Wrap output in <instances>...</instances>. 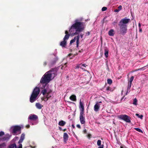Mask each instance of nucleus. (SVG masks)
Masks as SVG:
<instances>
[{
	"instance_id": "obj_1",
	"label": "nucleus",
	"mask_w": 148,
	"mask_h": 148,
	"mask_svg": "<svg viewBox=\"0 0 148 148\" xmlns=\"http://www.w3.org/2000/svg\"><path fill=\"white\" fill-rule=\"evenodd\" d=\"M55 70V69H52L46 72L42 76L40 81L41 83L45 84V85L43 86V90L42 91V93L43 95L47 94L45 97L42 99L45 101H47L51 96L50 95V94L52 92V90L48 87L46 88L45 87L46 85L51 80V78L52 77L53 78L56 76Z\"/></svg>"
},
{
	"instance_id": "obj_2",
	"label": "nucleus",
	"mask_w": 148,
	"mask_h": 148,
	"mask_svg": "<svg viewBox=\"0 0 148 148\" xmlns=\"http://www.w3.org/2000/svg\"><path fill=\"white\" fill-rule=\"evenodd\" d=\"M75 23L71 27L69 32L73 36L78 35L79 32H82L84 29L83 22H79L78 19L75 20Z\"/></svg>"
},
{
	"instance_id": "obj_3",
	"label": "nucleus",
	"mask_w": 148,
	"mask_h": 148,
	"mask_svg": "<svg viewBox=\"0 0 148 148\" xmlns=\"http://www.w3.org/2000/svg\"><path fill=\"white\" fill-rule=\"evenodd\" d=\"M130 21L129 18L126 17L122 19L120 21L118 25L119 27L120 34L123 35H125L127 32V26L126 24Z\"/></svg>"
},
{
	"instance_id": "obj_4",
	"label": "nucleus",
	"mask_w": 148,
	"mask_h": 148,
	"mask_svg": "<svg viewBox=\"0 0 148 148\" xmlns=\"http://www.w3.org/2000/svg\"><path fill=\"white\" fill-rule=\"evenodd\" d=\"M40 92V89L38 87H36L34 88L30 97V102L33 103L36 101V98Z\"/></svg>"
},
{
	"instance_id": "obj_5",
	"label": "nucleus",
	"mask_w": 148,
	"mask_h": 148,
	"mask_svg": "<svg viewBox=\"0 0 148 148\" xmlns=\"http://www.w3.org/2000/svg\"><path fill=\"white\" fill-rule=\"evenodd\" d=\"M65 33L66 35L63 38V40L61 41L60 43V46L62 47H65L67 45V40L68 39L70 36L67 30L65 31Z\"/></svg>"
},
{
	"instance_id": "obj_6",
	"label": "nucleus",
	"mask_w": 148,
	"mask_h": 148,
	"mask_svg": "<svg viewBox=\"0 0 148 148\" xmlns=\"http://www.w3.org/2000/svg\"><path fill=\"white\" fill-rule=\"evenodd\" d=\"M119 119L123 120L126 122L130 123V117L126 114H121L119 115Z\"/></svg>"
},
{
	"instance_id": "obj_7",
	"label": "nucleus",
	"mask_w": 148,
	"mask_h": 148,
	"mask_svg": "<svg viewBox=\"0 0 148 148\" xmlns=\"http://www.w3.org/2000/svg\"><path fill=\"white\" fill-rule=\"evenodd\" d=\"M79 35L75 36L73 39L71 40L70 42V44H71L72 43L75 42L76 40V47H78L79 46Z\"/></svg>"
},
{
	"instance_id": "obj_8",
	"label": "nucleus",
	"mask_w": 148,
	"mask_h": 148,
	"mask_svg": "<svg viewBox=\"0 0 148 148\" xmlns=\"http://www.w3.org/2000/svg\"><path fill=\"white\" fill-rule=\"evenodd\" d=\"M84 113L80 112L79 119L82 124H84L85 123V117L84 116Z\"/></svg>"
},
{
	"instance_id": "obj_9",
	"label": "nucleus",
	"mask_w": 148,
	"mask_h": 148,
	"mask_svg": "<svg viewBox=\"0 0 148 148\" xmlns=\"http://www.w3.org/2000/svg\"><path fill=\"white\" fill-rule=\"evenodd\" d=\"M21 127L20 126L18 125L15 126L13 127V132L14 134H16L17 132L20 131V133H21Z\"/></svg>"
},
{
	"instance_id": "obj_10",
	"label": "nucleus",
	"mask_w": 148,
	"mask_h": 148,
	"mask_svg": "<svg viewBox=\"0 0 148 148\" xmlns=\"http://www.w3.org/2000/svg\"><path fill=\"white\" fill-rule=\"evenodd\" d=\"M38 118L37 116L35 115H31L28 117V119L31 120L35 121L38 119Z\"/></svg>"
},
{
	"instance_id": "obj_11",
	"label": "nucleus",
	"mask_w": 148,
	"mask_h": 148,
	"mask_svg": "<svg viewBox=\"0 0 148 148\" xmlns=\"http://www.w3.org/2000/svg\"><path fill=\"white\" fill-rule=\"evenodd\" d=\"M100 108V105L98 104V102L95 105L94 107V110L95 112H97L99 110Z\"/></svg>"
},
{
	"instance_id": "obj_12",
	"label": "nucleus",
	"mask_w": 148,
	"mask_h": 148,
	"mask_svg": "<svg viewBox=\"0 0 148 148\" xmlns=\"http://www.w3.org/2000/svg\"><path fill=\"white\" fill-rule=\"evenodd\" d=\"M58 60V58L57 57L54 58L53 60L49 64V66H51L55 64L56 61Z\"/></svg>"
},
{
	"instance_id": "obj_13",
	"label": "nucleus",
	"mask_w": 148,
	"mask_h": 148,
	"mask_svg": "<svg viewBox=\"0 0 148 148\" xmlns=\"http://www.w3.org/2000/svg\"><path fill=\"white\" fill-rule=\"evenodd\" d=\"M80 104V108H81V109L80 110V112L84 113V106L82 102L81 101V100H80L79 102Z\"/></svg>"
},
{
	"instance_id": "obj_14",
	"label": "nucleus",
	"mask_w": 148,
	"mask_h": 148,
	"mask_svg": "<svg viewBox=\"0 0 148 148\" xmlns=\"http://www.w3.org/2000/svg\"><path fill=\"white\" fill-rule=\"evenodd\" d=\"M68 138L69 136L68 134L66 133H64L63 135V138L64 141V142H66L68 140Z\"/></svg>"
},
{
	"instance_id": "obj_15",
	"label": "nucleus",
	"mask_w": 148,
	"mask_h": 148,
	"mask_svg": "<svg viewBox=\"0 0 148 148\" xmlns=\"http://www.w3.org/2000/svg\"><path fill=\"white\" fill-rule=\"evenodd\" d=\"M104 55L106 58L108 57V55L109 50L108 48L105 47L104 48Z\"/></svg>"
},
{
	"instance_id": "obj_16",
	"label": "nucleus",
	"mask_w": 148,
	"mask_h": 148,
	"mask_svg": "<svg viewBox=\"0 0 148 148\" xmlns=\"http://www.w3.org/2000/svg\"><path fill=\"white\" fill-rule=\"evenodd\" d=\"M72 101H75L76 100V96L75 95H71L69 98Z\"/></svg>"
},
{
	"instance_id": "obj_17",
	"label": "nucleus",
	"mask_w": 148,
	"mask_h": 148,
	"mask_svg": "<svg viewBox=\"0 0 148 148\" xmlns=\"http://www.w3.org/2000/svg\"><path fill=\"white\" fill-rule=\"evenodd\" d=\"M36 108L39 109H41L43 106L39 103H37L36 104Z\"/></svg>"
},
{
	"instance_id": "obj_18",
	"label": "nucleus",
	"mask_w": 148,
	"mask_h": 148,
	"mask_svg": "<svg viewBox=\"0 0 148 148\" xmlns=\"http://www.w3.org/2000/svg\"><path fill=\"white\" fill-rule=\"evenodd\" d=\"M114 30L113 29H110L108 32V34L111 36H113L114 35Z\"/></svg>"
},
{
	"instance_id": "obj_19",
	"label": "nucleus",
	"mask_w": 148,
	"mask_h": 148,
	"mask_svg": "<svg viewBox=\"0 0 148 148\" xmlns=\"http://www.w3.org/2000/svg\"><path fill=\"white\" fill-rule=\"evenodd\" d=\"M25 135L24 134H22L20 137V139L19 141V143H21L23 142L25 138Z\"/></svg>"
},
{
	"instance_id": "obj_20",
	"label": "nucleus",
	"mask_w": 148,
	"mask_h": 148,
	"mask_svg": "<svg viewBox=\"0 0 148 148\" xmlns=\"http://www.w3.org/2000/svg\"><path fill=\"white\" fill-rule=\"evenodd\" d=\"M66 122L63 120H61L59 122L58 125L60 126H64L66 124Z\"/></svg>"
},
{
	"instance_id": "obj_21",
	"label": "nucleus",
	"mask_w": 148,
	"mask_h": 148,
	"mask_svg": "<svg viewBox=\"0 0 148 148\" xmlns=\"http://www.w3.org/2000/svg\"><path fill=\"white\" fill-rule=\"evenodd\" d=\"M8 148H16V145L15 143L10 144Z\"/></svg>"
},
{
	"instance_id": "obj_22",
	"label": "nucleus",
	"mask_w": 148,
	"mask_h": 148,
	"mask_svg": "<svg viewBox=\"0 0 148 148\" xmlns=\"http://www.w3.org/2000/svg\"><path fill=\"white\" fill-rule=\"evenodd\" d=\"M10 136H9L8 137L5 136L3 137V138L1 139V140L3 141H8L9 139L10 138Z\"/></svg>"
},
{
	"instance_id": "obj_23",
	"label": "nucleus",
	"mask_w": 148,
	"mask_h": 148,
	"mask_svg": "<svg viewBox=\"0 0 148 148\" xmlns=\"http://www.w3.org/2000/svg\"><path fill=\"white\" fill-rule=\"evenodd\" d=\"M132 84L128 83V85L127 88V93L129 92H129L130 91V90Z\"/></svg>"
},
{
	"instance_id": "obj_24",
	"label": "nucleus",
	"mask_w": 148,
	"mask_h": 148,
	"mask_svg": "<svg viewBox=\"0 0 148 148\" xmlns=\"http://www.w3.org/2000/svg\"><path fill=\"white\" fill-rule=\"evenodd\" d=\"M135 115L137 116L138 118H140L141 119H142L143 117V115L141 114L140 115L138 113H136Z\"/></svg>"
},
{
	"instance_id": "obj_25",
	"label": "nucleus",
	"mask_w": 148,
	"mask_h": 148,
	"mask_svg": "<svg viewBox=\"0 0 148 148\" xmlns=\"http://www.w3.org/2000/svg\"><path fill=\"white\" fill-rule=\"evenodd\" d=\"M137 100L136 98H135L133 100V104L134 105H137Z\"/></svg>"
},
{
	"instance_id": "obj_26",
	"label": "nucleus",
	"mask_w": 148,
	"mask_h": 148,
	"mask_svg": "<svg viewBox=\"0 0 148 148\" xmlns=\"http://www.w3.org/2000/svg\"><path fill=\"white\" fill-rule=\"evenodd\" d=\"M134 76H132L130 79V81L128 82V83L132 84V81H133L134 79Z\"/></svg>"
},
{
	"instance_id": "obj_27",
	"label": "nucleus",
	"mask_w": 148,
	"mask_h": 148,
	"mask_svg": "<svg viewBox=\"0 0 148 148\" xmlns=\"http://www.w3.org/2000/svg\"><path fill=\"white\" fill-rule=\"evenodd\" d=\"M112 81L111 79H107V83L108 84H111L112 83Z\"/></svg>"
},
{
	"instance_id": "obj_28",
	"label": "nucleus",
	"mask_w": 148,
	"mask_h": 148,
	"mask_svg": "<svg viewBox=\"0 0 148 148\" xmlns=\"http://www.w3.org/2000/svg\"><path fill=\"white\" fill-rule=\"evenodd\" d=\"M134 129L136 130V131H138V132H141V133H143V131L140 129H139V128H134Z\"/></svg>"
},
{
	"instance_id": "obj_29",
	"label": "nucleus",
	"mask_w": 148,
	"mask_h": 148,
	"mask_svg": "<svg viewBox=\"0 0 148 148\" xmlns=\"http://www.w3.org/2000/svg\"><path fill=\"white\" fill-rule=\"evenodd\" d=\"M101 141L100 140H97V144L98 146H101Z\"/></svg>"
},
{
	"instance_id": "obj_30",
	"label": "nucleus",
	"mask_w": 148,
	"mask_h": 148,
	"mask_svg": "<svg viewBox=\"0 0 148 148\" xmlns=\"http://www.w3.org/2000/svg\"><path fill=\"white\" fill-rule=\"evenodd\" d=\"M6 146V143H3L0 144V148H2V147H5Z\"/></svg>"
},
{
	"instance_id": "obj_31",
	"label": "nucleus",
	"mask_w": 148,
	"mask_h": 148,
	"mask_svg": "<svg viewBox=\"0 0 148 148\" xmlns=\"http://www.w3.org/2000/svg\"><path fill=\"white\" fill-rule=\"evenodd\" d=\"M107 7H104L102 8L101 10L102 11H105L107 10Z\"/></svg>"
},
{
	"instance_id": "obj_32",
	"label": "nucleus",
	"mask_w": 148,
	"mask_h": 148,
	"mask_svg": "<svg viewBox=\"0 0 148 148\" xmlns=\"http://www.w3.org/2000/svg\"><path fill=\"white\" fill-rule=\"evenodd\" d=\"M66 63L64 65H63L61 69H64L66 67Z\"/></svg>"
},
{
	"instance_id": "obj_33",
	"label": "nucleus",
	"mask_w": 148,
	"mask_h": 148,
	"mask_svg": "<svg viewBox=\"0 0 148 148\" xmlns=\"http://www.w3.org/2000/svg\"><path fill=\"white\" fill-rule=\"evenodd\" d=\"M4 134V133L2 131H1L0 132V136H1Z\"/></svg>"
},
{
	"instance_id": "obj_34",
	"label": "nucleus",
	"mask_w": 148,
	"mask_h": 148,
	"mask_svg": "<svg viewBox=\"0 0 148 148\" xmlns=\"http://www.w3.org/2000/svg\"><path fill=\"white\" fill-rule=\"evenodd\" d=\"M91 134H88L87 136L88 138L89 139H90L91 138Z\"/></svg>"
},
{
	"instance_id": "obj_35",
	"label": "nucleus",
	"mask_w": 148,
	"mask_h": 148,
	"mask_svg": "<svg viewBox=\"0 0 148 148\" xmlns=\"http://www.w3.org/2000/svg\"><path fill=\"white\" fill-rule=\"evenodd\" d=\"M118 8L119 9H118L120 11V10H121L122 9V6L121 5H119L118 7Z\"/></svg>"
},
{
	"instance_id": "obj_36",
	"label": "nucleus",
	"mask_w": 148,
	"mask_h": 148,
	"mask_svg": "<svg viewBox=\"0 0 148 148\" xmlns=\"http://www.w3.org/2000/svg\"><path fill=\"white\" fill-rule=\"evenodd\" d=\"M47 64V62L46 61L45 62H44L43 65L44 66H45Z\"/></svg>"
},
{
	"instance_id": "obj_37",
	"label": "nucleus",
	"mask_w": 148,
	"mask_h": 148,
	"mask_svg": "<svg viewBox=\"0 0 148 148\" xmlns=\"http://www.w3.org/2000/svg\"><path fill=\"white\" fill-rule=\"evenodd\" d=\"M120 11L119 10V9H115L114 10V12H118Z\"/></svg>"
},
{
	"instance_id": "obj_38",
	"label": "nucleus",
	"mask_w": 148,
	"mask_h": 148,
	"mask_svg": "<svg viewBox=\"0 0 148 148\" xmlns=\"http://www.w3.org/2000/svg\"><path fill=\"white\" fill-rule=\"evenodd\" d=\"M82 66L85 67H86V66H87V65L86 64H81Z\"/></svg>"
},
{
	"instance_id": "obj_39",
	"label": "nucleus",
	"mask_w": 148,
	"mask_h": 148,
	"mask_svg": "<svg viewBox=\"0 0 148 148\" xmlns=\"http://www.w3.org/2000/svg\"><path fill=\"white\" fill-rule=\"evenodd\" d=\"M76 126L79 129H80L81 128L80 125L79 124L77 125Z\"/></svg>"
},
{
	"instance_id": "obj_40",
	"label": "nucleus",
	"mask_w": 148,
	"mask_h": 148,
	"mask_svg": "<svg viewBox=\"0 0 148 148\" xmlns=\"http://www.w3.org/2000/svg\"><path fill=\"white\" fill-rule=\"evenodd\" d=\"M98 148H103V145H102L99 147Z\"/></svg>"
},
{
	"instance_id": "obj_41",
	"label": "nucleus",
	"mask_w": 148,
	"mask_h": 148,
	"mask_svg": "<svg viewBox=\"0 0 148 148\" xmlns=\"http://www.w3.org/2000/svg\"><path fill=\"white\" fill-rule=\"evenodd\" d=\"M22 146L21 144H20L19 145V146L18 148H22Z\"/></svg>"
},
{
	"instance_id": "obj_42",
	"label": "nucleus",
	"mask_w": 148,
	"mask_h": 148,
	"mask_svg": "<svg viewBox=\"0 0 148 148\" xmlns=\"http://www.w3.org/2000/svg\"><path fill=\"white\" fill-rule=\"evenodd\" d=\"M117 23V21H114L112 23V24H113L114 25H115Z\"/></svg>"
},
{
	"instance_id": "obj_43",
	"label": "nucleus",
	"mask_w": 148,
	"mask_h": 148,
	"mask_svg": "<svg viewBox=\"0 0 148 148\" xmlns=\"http://www.w3.org/2000/svg\"><path fill=\"white\" fill-rule=\"evenodd\" d=\"M110 88L109 87H108L106 88V90H110Z\"/></svg>"
},
{
	"instance_id": "obj_44",
	"label": "nucleus",
	"mask_w": 148,
	"mask_h": 148,
	"mask_svg": "<svg viewBox=\"0 0 148 148\" xmlns=\"http://www.w3.org/2000/svg\"><path fill=\"white\" fill-rule=\"evenodd\" d=\"M83 35H84V34H80V36L81 38H83Z\"/></svg>"
},
{
	"instance_id": "obj_45",
	"label": "nucleus",
	"mask_w": 148,
	"mask_h": 148,
	"mask_svg": "<svg viewBox=\"0 0 148 148\" xmlns=\"http://www.w3.org/2000/svg\"><path fill=\"white\" fill-rule=\"evenodd\" d=\"M146 66H145L144 67H142V68H140L139 69H138V70H142L143 69V68L145 67Z\"/></svg>"
},
{
	"instance_id": "obj_46",
	"label": "nucleus",
	"mask_w": 148,
	"mask_h": 148,
	"mask_svg": "<svg viewBox=\"0 0 148 148\" xmlns=\"http://www.w3.org/2000/svg\"><path fill=\"white\" fill-rule=\"evenodd\" d=\"M26 127L27 128H29L30 127V125H26Z\"/></svg>"
},
{
	"instance_id": "obj_47",
	"label": "nucleus",
	"mask_w": 148,
	"mask_h": 148,
	"mask_svg": "<svg viewBox=\"0 0 148 148\" xmlns=\"http://www.w3.org/2000/svg\"><path fill=\"white\" fill-rule=\"evenodd\" d=\"M139 31L140 32H142V29L140 28H139Z\"/></svg>"
},
{
	"instance_id": "obj_48",
	"label": "nucleus",
	"mask_w": 148,
	"mask_h": 148,
	"mask_svg": "<svg viewBox=\"0 0 148 148\" xmlns=\"http://www.w3.org/2000/svg\"><path fill=\"white\" fill-rule=\"evenodd\" d=\"M90 33L89 32H88L86 33V34H87V35L89 36L90 34Z\"/></svg>"
},
{
	"instance_id": "obj_49",
	"label": "nucleus",
	"mask_w": 148,
	"mask_h": 148,
	"mask_svg": "<svg viewBox=\"0 0 148 148\" xmlns=\"http://www.w3.org/2000/svg\"><path fill=\"white\" fill-rule=\"evenodd\" d=\"M83 132L84 133H86V129H85V130H84Z\"/></svg>"
},
{
	"instance_id": "obj_50",
	"label": "nucleus",
	"mask_w": 148,
	"mask_h": 148,
	"mask_svg": "<svg viewBox=\"0 0 148 148\" xmlns=\"http://www.w3.org/2000/svg\"><path fill=\"white\" fill-rule=\"evenodd\" d=\"M72 127H73V129L75 128V126H74V124H72Z\"/></svg>"
},
{
	"instance_id": "obj_51",
	"label": "nucleus",
	"mask_w": 148,
	"mask_h": 148,
	"mask_svg": "<svg viewBox=\"0 0 148 148\" xmlns=\"http://www.w3.org/2000/svg\"><path fill=\"white\" fill-rule=\"evenodd\" d=\"M138 26H139V28H140L141 27V24L140 23H138Z\"/></svg>"
},
{
	"instance_id": "obj_52",
	"label": "nucleus",
	"mask_w": 148,
	"mask_h": 148,
	"mask_svg": "<svg viewBox=\"0 0 148 148\" xmlns=\"http://www.w3.org/2000/svg\"><path fill=\"white\" fill-rule=\"evenodd\" d=\"M59 130H62V128L61 127H59Z\"/></svg>"
},
{
	"instance_id": "obj_53",
	"label": "nucleus",
	"mask_w": 148,
	"mask_h": 148,
	"mask_svg": "<svg viewBox=\"0 0 148 148\" xmlns=\"http://www.w3.org/2000/svg\"><path fill=\"white\" fill-rule=\"evenodd\" d=\"M66 130V129H64L63 130V131L64 132V131H65Z\"/></svg>"
},
{
	"instance_id": "obj_54",
	"label": "nucleus",
	"mask_w": 148,
	"mask_h": 148,
	"mask_svg": "<svg viewBox=\"0 0 148 148\" xmlns=\"http://www.w3.org/2000/svg\"><path fill=\"white\" fill-rule=\"evenodd\" d=\"M71 55H72V54L70 53V54H69L68 56H71Z\"/></svg>"
},
{
	"instance_id": "obj_55",
	"label": "nucleus",
	"mask_w": 148,
	"mask_h": 148,
	"mask_svg": "<svg viewBox=\"0 0 148 148\" xmlns=\"http://www.w3.org/2000/svg\"><path fill=\"white\" fill-rule=\"evenodd\" d=\"M98 102V104H99V103H101L102 102L101 101H99V102Z\"/></svg>"
},
{
	"instance_id": "obj_56",
	"label": "nucleus",
	"mask_w": 148,
	"mask_h": 148,
	"mask_svg": "<svg viewBox=\"0 0 148 148\" xmlns=\"http://www.w3.org/2000/svg\"><path fill=\"white\" fill-rule=\"evenodd\" d=\"M120 148H123V147L122 146H121L120 147Z\"/></svg>"
},
{
	"instance_id": "obj_57",
	"label": "nucleus",
	"mask_w": 148,
	"mask_h": 148,
	"mask_svg": "<svg viewBox=\"0 0 148 148\" xmlns=\"http://www.w3.org/2000/svg\"><path fill=\"white\" fill-rule=\"evenodd\" d=\"M80 68H81V69H83V68H82V66H81V67H80Z\"/></svg>"
},
{
	"instance_id": "obj_58",
	"label": "nucleus",
	"mask_w": 148,
	"mask_h": 148,
	"mask_svg": "<svg viewBox=\"0 0 148 148\" xmlns=\"http://www.w3.org/2000/svg\"><path fill=\"white\" fill-rule=\"evenodd\" d=\"M101 140H103L102 138H101Z\"/></svg>"
}]
</instances>
